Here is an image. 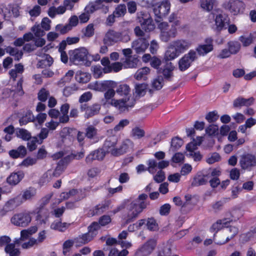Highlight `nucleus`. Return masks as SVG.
<instances>
[{
    "label": "nucleus",
    "instance_id": "nucleus-12",
    "mask_svg": "<svg viewBox=\"0 0 256 256\" xmlns=\"http://www.w3.org/2000/svg\"><path fill=\"white\" fill-rule=\"evenodd\" d=\"M142 28L146 32H150L155 28L153 20L148 14H143L139 20Z\"/></svg>",
    "mask_w": 256,
    "mask_h": 256
},
{
    "label": "nucleus",
    "instance_id": "nucleus-19",
    "mask_svg": "<svg viewBox=\"0 0 256 256\" xmlns=\"http://www.w3.org/2000/svg\"><path fill=\"white\" fill-rule=\"evenodd\" d=\"M120 32H116L114 30H109L106 34L104 38V43L108 45H112L120 42Z\"/></svg>",
    "mask_w": 256,
    "mask_h": 256
},
{
    "label": "nucleus",
    "instance_id": "nucleus-7",
    "mask_svg": "<svg viewBox=\"0 0 256 256\" xmlns=\"http://www.w3.org/2000/svg\"><path fill=\"white\" fill-rule=\"evenodd\" d=\"M226 228L222 231L224 238L223 240H216V244H223L227 242L230 239L232 238L238 232V228L234 226L225 227Z\"/></svg>",
    "mask_w": 256,
    "mask_h": 256
},
{
    "label": "nucleus",
    "instance_id": "nucleus-35",
    "mask_svg": "<svg viewBox=\"0 0 256 256\" xmlns=\"http://www.w3.org/2000/svg\"><path fill=\"white\" fill-rule=\"evenodd\" d=\"M100 108L101 106L98 104H94L90 106H89L86 117V118H89L98 114L100 112Z\"/></svg>",
    "mask_w": 256,
    "mask_h": 256
},
{
    "label": "nucleus",
    "instance_id": "nucleus-56",
    "mask_svg": "<svg viewBox=\"0 0 256 256\" xmlns=\"http://www.w3.org/2000/svg\"><path fill=\"white\" fill-rule=\"evenodd\" d=\"M31 30L34 33L35 36L36 37L42 36L45 34L44 30L42 29V26L39 24L34 25L32 28Z\"/></svg>",
    "mask_w": 256,
    "mask_h": 256
},
{
    "label": "nucleus",
    "instance_id": "nucleus-44",
    "mask_svg": "<svg viewBox=\"0 0 256 256\" xmlns=\"http://www.w3.org/2000/svg\"><path fill=\"white\" fill-rule=\"evenodd\" d=\"M146 226L150 230L155 231L158 230V224L154 218H148L146 220Z\"/></svg>",
    "mask_w": 256,
    "mask_h": 256
},
{
    "label": "nucleus",
    "instance_id": "nucleus-33",
    "mask_svg": "<svg viewBox=\"0 0 256 256\" xmlns=\"http://www.w3.org/2000/svg\"><path fill=\"white\" fill-rule=\"evenodd\" d=\"M90 74L87 72H80L76 73V79L77 82L82 84L88 82L90 79Z\"/></svg>",
    "mask_w": 256,
    "mask_h": 256
},
{
    "label": "nucleus",
    "instance_id": "nucleus-16",
    "mask_svg": "<svg viewBox=\"0 0 256 256\" xmlns=\"http://www.w3.org/2000/svg\"><path fill=\"white\" fill-rule=\"evenodd\" d=\"M148 46L149 42L145 38H138L132 43V48L138 54L144 52Z\"/></svg>",
    "mask_w": 256,
    "mask_h": 256
},
{
    "label": "nucleus",
    "instance_id": "nucleus-59",
    "mask_svg": "<svg viewBox=\"0 0 256 256\" xmlns=\"http://www.w3.org/2000/svg\"><path fill=\"white\" fill-rule=\"evenodd\" d=\"M30 235V234H29L28 231L26 230H22L20 232V238L16 239L14 242L16 244H20L21 241H23L26 240L28 238Z\"/></svg>",
    "mask_w": 256,
    "mask_h": 256
},
{
    "label": "nucleus",
    "instance_id": "nucleus-45",
    "mask_svg": "<svg viewBox=\"0 0 256 256\" xmlns=\"http://www.w3.org/2000/svg\"><path fill=\"white\" fill-rule=\"evenodd\" d=\"M50 96V92L44 88H41L38 94V98L42 102H46Z\"/></svg>",
    "mask_w": 256,
    "mask_h": 256
},
{
    "label": "nucleus",
    "instance_id": "nucleus-41",
    "mask_svg": "<svg viewBox=\"0 0 256 256\" xmlns=\"http://www.w3.org/2000/svg\"><path fill=\"white\" fill-rule=\"evenodd\" d=\"M228 48L232 54H236L240 48V44L237 41H230L228 42Z\"/></svg>",
    "mask_w": 256,
    "mask_h": 256
},
{
    "label": "nucleus",
    "instance_id": "nucleus-47",
    "mask_svg": "<svg viewBox=\"0 0 256 256\" xmlns=\"http://www.w3.org/2000/svg\"><path fill=\"white\" fill-rule=\"evenodd\" d=\"M239 40L242 42L244 46H248L253 42L254 38L252 34H250L248 37L241 36L239 38Z\"/></svg>",
    "mask_w": 256,
    "mask_h": 256
},
{
    "label": "nucleus",
    "instance_id": "nucleus-43",
    "mask_svg": "<svg viewBox=\"0 0 256 256\" xmlns=\"http://www.w3.org/2000/svg\"><path fill=\"white\" fill-rule=\"evenodd\" d=\"M124 67L125 68H136L137 66V60L135 58L132 56H129L126 58L125 61L124 62Z\"/></svg>",
    "mask_w": 256,
    "mask_h": 256
},
{
    "label": "nucleus",
    "instance_id": "nucleus-13",
    "mask_svg": "<svg viewBox=\"0 0 256 256\" xmlns=\"http://www.w3.org/2000/svg\"><path fill=\"white\" fill-rule=\"evenodd\" d=\"M186 155L188 158H193L194 160H201L202 156L198 150V148L196 144L190 142L186 146Z\"/></svg>",
    "mask_w": 256,
    "mask_h": 256
},
{
    "label": "nucleus",
    "instance_id": "nucleus-9",
    "mask_svg": "<svg viewBox=\"0 0 256 256\" xmlns=\"http://www.w3.org/2000/svg\"><path fill=\"white\" fill-rule=\"evenodd\" d=\"M64 152L63 151H60L57 152L52 156V158L53 160H58L60 158H62L64 156ZM84 152H72L70 154L66 156L64 159L61 160H80L82 159L84 157Z\"/></svg>",
    "mask_w": 256,
    "mask_h": 256
},
{
    "label": "nucleus",
    "instance_id": "nucleus-15",
    "mask_svg": "<svg viewBox=\"0 0 256 256\" xmlns=\"http://www.w3.org/2000/svg\"><path fill=\"white\" fill-rule=\"evenodd\" d=\"M68 164V161H58L56 163V166L54 170L52 172L51 170H48L45 174L46 177H48V176H50V178L47 180V181L48 182L50 180L51 175L54 177L59 176L66 168Z\"/></svg>",
    "mask_w": 256,
    "mask_h": 256
},
{
    "label": "nucleus",
    "instance_id": "nucleus-42",
    "mask_svg": "<svg viewBox=\"0 0 256 256\" xmlns=\"http://www.w3.org/2000/svg\"><path fill=\"white\" fill-rule=\"evenodd\" d=\"M171 249L168 245L163 244L158 248V256H170Z\"/></svg>",
    "mask_w": 256,
    "mask_h": 256
},
{
    "label": "nucleus",
    "instance_id": "nucleus-11",
    "mask_svg": "<svg viewBox=\"0 0 256 256\" xmlns=\"http://www.w3.org/2000/svg\"><path fill=\"white\" fill-rule=\"evenodd\" d=\"M228 6L230 11L234 15L243 13L245 9L244 3L240 0H230Z\"/></svg>",
    "mask_w": 256,
    "mask_h": 256
},
{
    "label": "nucleus",
    "instance_id": "nucleus-10",
    "mask_svg": "<svg viewBox=\"0 0 256 256\" xmlns=\"http://www.w3.org/2000/svg\"><path fill=\"white\" fill-rule=\"evenodd\" d=\"M156 241L154 239L148 240L136 252L137 256H148L154 250Z\"/></svg>",
    "mask_w": 256,
    "mask_h": 256
},
{
    "label": "nucleus",
    "instance_id": "nucleus-61",
    "mask_svg": "<svg viewBox=\"0 0 256 256\" xmlns=\"http://www.w3.org/2000/svg\"><path fill=\"white\" fill-rule=\"evenodd\" d=\"M77 90L75 86H66L63 90V94L68 97Z\"/></svg>",
    "mask_w": 256,
    "mask_h": 256
},
{
    "label": "nucleus",
    "instance_id": "nucleus-54",
    "mask_svg": "<svg viewBox=\"0 0 256 256\" xmlns=\"http://www.w3.org/2000/svg\"><path fill=\"white\" fill-rule=\"evenodd\" d=\"M126 12V6L124 5H120L116 8L113 13L117 18H119L124 16Z\"/></svg>",
    "mask_w": 256,
    "mask_h": 256
},
{
    "label": "nucleus",
    "instance_id": "nucleus-38",
    "mask_svg": "<svg viewBox=\"0 0 256 256\" xmlns=\"http://www.w3.org/2000/svg\"><path fill=\"white\" fill-rule=\"evenodd\" d=\"M69 225L70 224L66 222L62 223L60 221H54L52 224L50 228L52 229L62 232L65 230Z\"/></svg>",
    "mask_w": 256,
    "mask_h": 256
},
{
    "label": "nucleus",
    "instance_id": "nucleus-51",
    "mask_svg": "<svg viewBox=\"0 0 256 256\" xmlns=\"http://www.w3.org/2000/svg\"><path fill=\"white\" fill-rule=\"evenodd\" d=\"M130 124V121L127 119H123L120 121V122L117 124L114 128L113 130L115 132H118V131L122 130L124 128Z\"/></svg>",
    "mask_w": 256,
    "mask_h": 256
},
{
    "label": "nucleus",
    "instance_id": "nucleus-22",
    "mask_svg": "<svg viewBox=\"0 0 256 256\" xmlns=\"http://www.w3.org/2000/svg\"><path fill=\"white\" fill-rule=\"evenodd\" d=\"M177 30L175 26H172L170 29L160 32V38L164 42H168L172 38L176 37Z\"/></svg>",
    "mask_w": 256,
    "mask_h": 256
},
{
    "label": "nucleus",
    "instance_id": "nucleus-58",
    "mask_svg": "<svg viewBox=\"0 0 256 256\" xmlns=\"http://www.w3.org/2000/svg\"><path fill=\"white\" fill-rule=\"evenodd\" d=\"M92 94L90 92H86L82 94L80 97L78 102L80 104L88 102L92 98Z\"/></svg>",
    "mask_w": 256,
    "mask_h": 256
},
{
    "label": "nucleus",
    "instance_id": "nucleus-25",
    "mask_svg": "<svg viewBox=\"0 0 256 256\" xmlns=\"http://www.w3.org/2000/svg\"><path fill=\"white\" fill-rule=\"evenodd\" d=\"M168 166V161H160L158 164L156 161H150L148 164V171L151 174L156 172L157 168L159 169L164 168Z\"/></svg>",
    "mask_w": 256,
    "mask_h": 256
},
{
    "label": "nucleus",
    "instance_id": "nucleus-26",
    "mask_svg": "<svg viewBox=\"0 0 256 256\" xmlns=\"http://www.w3.org/2000/svg\"><path fill=\"white\" fill-rule=\"evenodd\" d=\"M26 154V150L24 146H20L16 150H12L9 151V155L12 158H22Z\"/></svg>",
    "mask_w": 256,
    "mask_h": 256
},
{
    "label": "nucleus",
    "instance_id": "nucleus-53",
    "mask_svg": "<svg viewBox=\"0 0 256 256\" xmlns=\"http://www.w3.org/2000/svg\"><path fill=\"white\" fill-rule=\"evenodd\" d=\"M94 238V236L88 232L86 234L80 236L78 238L80 242L86 244L91 241Z\"/></svg>",
    "mask_w": 256,
    "mask_h": 256
},
{
    "label": "nucleus",
    "instance_id": "nucleus-32",
    "mask_svg": "<svg viewBox=\"0 0 256 256\" xmlns=\"http://www.w3.org/2000/svg\"><path fill=\"white\" fill-rule=\"evenodd\" d=\"M129 146L123 142L119 148H112L111 150V154L115 156H121L126 152Z\"/></svg>",
    "mask_w": 256,
    "mask_h": 256
},
{
    "label": "nucleus",
    "instance_id": "nucleus-34",
    "mask_svg": "<svg viewBox=\"0 0 256 256\" xmlns=\"http://www.w3.org/2000/svg\"><path fill=\"white\" fill-rule=\"evenodd\" d=\"M150 69L148 67H144L137 70L134 74V78L136 80H140L142 79L146 80L147 78L146 76L150 73Z\"/></svg>",
    "mask_w": 256,
    "mask_h": 256
},
{
    "label": "nucleus",
    "instance_id": "nucleus-39",
    "mask_svg": "<svg viewBox=\"0 0 256 256\" xmlns=\"http://www.w3.org/2000/svg\"><path fill=\"white\" fill-rule=\"evenodd\" d=\"M16 135L24 140H28L31 138L30 133L24 128H18L16 131Z\"/></svg>",
    "mask_w": 256,
    "mask_h": 256
},
{
    "label": "nucleus",
    "instance_id": "nucleus-8",
    "mask_svg": "<svg viewBox=\"0 0 256 256\" xmlns=\"http://www.w3.org/2000/svg\"><path fill=\"white\" fill-rule=\"evenodd\" d=\"M204 42L205 44H199L196 48V52L200 56L206 55L214 49L213 39L212 38H206L204 40Z\"/></svg>",
    "mask_w": 256,
    "mask_h": 256
},
{
    "label": "nucleus",
    "instance_id": "nucleus-14",
    "mask_svg": "<svg viewBox=\"0 0 256 256\" xmlns=\"http://www.w3.org/2000/svg\"><path fill=\"white\" fill-rule=\"evenodd\" d=\"M52 196V194L50 193L43 197L40 201L39 206L36 208V213L40 217L48 216V212L44 208L45 206L49 202Z\"/></svg>",
    "mask_w": 256,
    "mask_h": 256
},
{
    "label": "nucleus",
    "instance_id": "nucleus-62",
    "mask_svg": "<svg viewBox=\"0 0 256 256\" xmlns=\"http://www.w3.org/2000/svg\"><path fill=\"white\" fill-rule=\"evenodd\" d=\"M57 30L60 31L61 34H65L72 29V28L68 24L63 26L61 24H58L56 26Z\"/></svg>",
    "mask_w": 256,
    "mask_h": 256
},
{
    "label": "nucleus",
    "instance_id": "nucleus-52",
    "mask_svg": "<svg viewBox=\"0 0 256 256\" xmlns=\"http://www.w3.org/2000/svg\"><path fill=\"white\" fill-rule=\"evenodd\" d=\"M76 190L72 189L68 192H62L60 195V200L58 201V203L60 202L62 200L69 198L72 196H74L76 194Z\"/></svg>",
    "mask_w": 256,
    "mask_h": 256
},
{
    "label": "nucleus",
    "instance_id": "nucleus-17",
    "mask_svg": "<svg viewBox=\"0 0 256 256\" xmlns=\"http://www.w3.org/2000/svg\"><path fill=\"white\" fill-rule=\"evenodd\" d=\"M214 22L216 30L218 32H220L224 28L226 24L230 22V18L226 14H220L216 16Z\"/></svg>",
    "mask_w": 256,
    "mask_h": 256
},
{
    "label": "nucleus",
    "instance_id": "nucleus-46",
    "mask_svg": "<svg viewBox=\"0 0 256 256\" xmlns=\"http://www.w3.org/2000/svg\"><path fill=\"white\" fill-rule=\"evenodd\" d=\"M162 64L161 60L156 56H153L150 62V64L152 67L157 70L158 72L160 74L162 70L160 69V66Z\"/></svg>",
    "mask_w": 256,
    "mask_h": 256
},
{
    "label": "nucleus",
    "instance_id": "nucleus-2",
    "mask_svg": "<svg viewBox=\"0 0 256 256\" xmlns=\"http://www.w3.org/2000/svg\"><path fill=\"white\" fill-rule=\"evenodd\" d=\"M191 42L186 40H178L173 41L166 52L164 60H172L184 52L191 46Z\"/></svg>",
    "mask_w": 256,
    "mask_h": 256
},
{
    "label": "nucleus",
    "instance_id": "nucleus-28",
    "mask_svg": "<svg viewBox=\"0 0 256 256\" xmlns=\"http://www.w3.org/2000/svg\"><path fill=\"white\" fill-rule=\"evenodd\" d=\"M24 176V174L22 172H14L7 178V182L10 184L15 186L20 182Z\"/></svg>",
    "mask_w": 256,
    "mask_h": 256
},
{
    "label": "nucleus",
    "instance_id": "nucleus-49",
    "mask_svg": "<svg viewBox=\"0 0 256 256\" xmlns=\"http://www.w3.org/2000/svg\"><path fill=\"white\" fill-rule=\"evenodd\" d=\"M201 8L207 11L210 12L213 8V2L212 0H200Z\"/></svg>",
    "mask_w": 256,
    "mask_h": 256
},
{
    "label": "nucleus",
    "instance_id": "nucleus-21",
    "mask_svg": "<svg viewBox=\"0 0 256 256\" xmlns=\"http://www.w3.org/2000/svg\"><path fill=\"white\" fill-rule=\"evenodd\" d=\"M210 178V176L208 174L199 172L194 178L192 185L194 186H198L206 184Z\"/></svg>",
    "mask_w": 256,
    "mask_h": 256
},
{
    "label": "nucleus",
    "instance_id": "nucleus-1",
    "mask_svg": "<svg viewBox=\"0 0 256 256\" xmlns=\"http://www.w3.org/2000/svg\"><path fill=\"white\" fill-rule=\"evenodd\" d=\"M116 92L118 95L124 98L120 100L112 99L111 104L121 112L128 111L130 108L134 106L136 100L130 94V88L126 84H120Z\"/></svg>",
    "mask_w": 256,
    "mask_h": 256
},
{
    "label": "nucleus",
    "instance_id": "nucleus-57",
    "mask_svg": "<svg viewBox=\"0 0 256 256\" xmlns=\"http://www.w3.org/2000/svg\"><path fill=\"white\" fill-rule=\"evenodd\" d=\"M128 253L126 250L119 252L117 249L114 248L110 250L108 256H126Z\"/></svg>",
    "mask_w": 256,
    "mask_h": 256
},
{
    "label": "nucleus",
    "instance_id": "nucleus-50",
    "mask_svg": "<svg viewBox=\"0 0 256 256\" xmlns=\"http://www.w3.org/2000/svg\"><path fill=\"white\" fill-rule=\"evenodd\" d=\"M100 228V226L98 222H94L88 227V232L94 237Z\"/></svg>",
    "mask_w": 256,
    "mask_h": 256
},
{
    "label": "nucleus",
    "instance_id": "nucleus-48",
    "mask_svg": "<svg viewBox=\"0 0 256 256\" xmlns=\"http://www.w3.org/2000/svg\"><path fill=\"white\" fill-rule=\"evenodd\" d=\"M82 32L86 37L90 38L92 36L94 33V24H88L84 30H82Z\"/></svg>",
    "mask_w": 256,
    "mask_h": 256
},
{
    "label": "nucleus",
    "instance_id": "nucleus-31",
    "mask_svg": "<svg viewBox=\"0 0 256 256\" xmlns=\"http://www.w3.org/2000/svg\"><path fill=\"white\" fill-rule=\"evenodd\" d=\"M15 243H11L6 246L4 248L5 252L8 254L10 256H19L20 250L15 246Z\"/></svg>",
    "mask_w": 256,
    "mask_h": 256
},
{
    "label": "nucleus",
    "instance_id": "nucleus-30",
    "mask_svg": "<svg viewBox=\"0 0 256 256\" xmlns=\"http://www.w3.org/2000/svg\"><path fill=\"white\" fill-rule=\"evenodd\" d=\"M183 143V140L178 136L172 138L169 150L173 152H175L182 146Z\"/></svg>",
    "mask_w": 256,
    "mask_h": 256
},
{
    "label": "nucleus",
    "instance_id": "nucleus-29",
    "mask_svg": "<svg viewBox=\"0 0 256 256\" xmlns=\"http://www.w3.org/2000/svg\"><path fill=\"white\" fill-rule=\"evenodd\" d=\"M230 222V221L227 218L219 220L212 225L210 230L212 231L216 232V233L218 230L227 226V225Z\"/></svg>",
    "mask_w": 256,
    "mask_h": 256
},
{
    "label": "nucleus",
    "instance_id": "nucleus-36",
    "mask_svg": "<svg viewBox=\"0 0 256 256\" xmlns=\"http://www.w3.org/2000/svg\"><path fill=\"white\" fill-rule=\"evenodd\" d=\"M98 134V130L94 126H88L85 130V136L88 139L94 138Z\"/></svg>",
    "mask_w": 256,
    "mask_h": 256
},
{
    "label": "nucleus",
    "instance_id": "nucleus-63",
    "mask_svg": "<svg viewBox=\"0 0 256 256\" xmlns=\"http://www.w3.org/2000/svg\"><path fill=\"white\" fill-rule=\"evenodd\" d=\"M112 221V219L109 216L104 215L99 218L98 224L100 226H105L110 224Z\"/></svg>",
    "mask_w": 256,
    "mask_h": 256
},
{
    "label": "nucleus",
    "instance_id": "nucleus-4",
    "mask_svg": "<svg viewBox=\"0 0 256 256\" xmlns=\"http://www.w3.org/2000/svg\"><path fill=\"white\" fill-rule=\"evenodd\" d=\"M31 214L30 212L28 211L16 213L10 218V222L16 226L26 227L32 221Z\"/></svg>",
    "mask_w": 256,
    "mask_h": 256
},
{
    "label": "nucleus",
    "instance_id": "nucleus-3",
    "mask_svg": "<svg viewBox=\"0 0 256 256\" xmlns=\"http://www.w3.org/2000/svg\"><path fill=\"white\" fill-rule=\"evenodd\" d=\"M70 60L75 65H84L89 66L91 64L90 54L87 49L80 48L68 52Z\"/></svg>",
    "mask_w": 256,
    "mask_h": 256
},
{
    "label": "nucleus",
    "instance_id": "nucleus-40",
    "mask_svg": "<svg viewBox=\"0 0 256 256\" xmlns=\"http://www.w3.org/2000/svg\"><path fill=\"white\" fill-rule=\"evenodd\" d=\"M74 74V72L72 70H68L58 82V84L60 86H64L66 82H70L71 78Z\"/></svg>",
    "mask_w": 256,
    "mask_h": 256
},
{
    "label": "nucleus",
    "instance_id": "nucleus-6",
    "mask_svg": "<svg viewBox=\"0 0 256 256\" xmlns=\"http://www.w3.org/2000/svg\"><path fill=\"white\" fill-rule=\"evenodd\" d=\"M198 58L196 52L193 50H190L188 54H185L178 61L179 70L184 72L188 68L192 62Z\"/></svg>",
    "mask_w": 256,
    "mask_h": 256
},
{
    "label": "nucleus",
    "instance_id": "nucleus-24",
    "mask_svg": "<svg viewBox=\"0 0 256 256\" xmlns=\"http://www.w3.org/2000/svg\"><path fill=\"white\" fill-rule=\"evenodd\" d=\"M23 203L20 196H18L8 200L4 204V208L8 210H12Z\"/></svg>",
    "mask_w": 256,
    "mask_h": 256
},
{
    "label": "nucleus",
    "instance_id": "nucleus-20",
    "mask_svg": "<svg viewBox=\"0 0 256 256\" xmlns=\"http://www.w3.org/2000/svg\"><path fill=\"white\" fill-rule=\"evenodd\" d=\"M128 215L126 222H130L134 219L136 218L138 215L142 212L137 206V203L134 202H131L128 206Z\"/></svg>",
    "mask_w": 256,
    "mask_h": 256
},
{
    "label": "nucleus",
    "instance_id": "nucleus-55",
    "mask_svg": "<svg viewBox=\"0 0 256 256\" xmlns=\"http://www.w3.org/2000/svg\"><path fill=\"white\" fill-rule=\"evenodd\" d=\"M132 134L137 138H140L144 136L145 132L144 130L136 126L132 129Z\"/></svg>",
    "mask_w": 256,
    "mask_h": 256
},
{
    "label": "nucleus",
    "instance_id": "nucleus-27",
    "mask_svg": "<svg viewBox=\"0 0 256 256\" xmlns=\"http://www.w3.org/2000/svg\"><path fill=\"white\" fill-rule=\"evenodd\" d=\"M106 154L103 149L99 148L92 152L86 156V160H103Z\"/></svg>",
    "mask_w": 256,
    "mask_h": 256
},
{
    "label": "nucleus",
    "instance_id": "nucleus-5",
    "mask_svg": "<svg viewBox=\"0 0 256 256\" xmlns=\"http://www.w3.org/2000/svg\"><path fill=\"white\" fill-rule=\"evenodd\" d=\"M170 8V4L168 0H163L158 5L154 6L153 12L156 23L163 20L164 18L169 13Z\"/></svg>",
    "mask_w": 256,
    "mask_h": 256
},
{
    "label": "nucleus",
    "instance_id": "nucleus-18",
    "mask_svg": "<svg viewBox=\"0 0 256 256\" xmlns=\"http://www.w3.org/2000/svg\"><path fill=\"white\" fill-rule=\"evenodd\" d=\"M165 60L166 64L164 66L163 68H160L162 70L160 74L162 73V74L165 80L170 81L171 78L173 76L172 71L174 68V66L172 63L170 62V60Z\"/></svg>",
    "mask_w": 256,
    "mask_h": 256
},
{
    "label": "nucleus",
    "instance_id": "nucleus-37",
    "mask_svg": "<svg viewBox=\"0 0 256 256\" xmlns=\"http://www.w3.org/2000/svg\"><path fill=\"white\" fill-rule=\"evenodd\" d=\"M36 190L32 188L26 190L23 192L22 200L24 201L31 200L36 195Z\"/></svg>",
    "mask_w": 256,
    "mask_h": 256
},
{
    "label": "nucleus",
    "instance_id": "nucleus-64",
    "mask_svg": "<svg viewBox=\"0 0 256 256\" xmlns=\"http://www.w3.org/2000/svg\"><path fill=\"white\" fill-rule=\"evenodd\" d=\"M122 68V64L120 62H115L112 64L110 66H109L108 68L110 69L108 72H110L112 70L115 72H117L120 71Z\"/></svg>",
    "mask_w": 256,
    "mask_h": 256
},
{
    "label": "nucleus",
    "instance_id": "nucleus-60",
    "mask_svg": "<svg viewBox=\"0 0 256 256\" xmlns=\"http://www.w3.org/2000/svg\"><path fill=\"white\" fill-rule=\"evenodd\" d=\"M218 116L215 111L209 112L206 116V119L208 122H213L218 119Z\"/></svg>",
    "mask_w": 256,
    "mask_h": 256
},
{
    "label": "nucleus",
    "instance_id": "nucleus-23",
    "mask_svg": "<svg viewBox=\"0 0 256 256\" xmlns=\"http://www.w3.org/2000/svg\"><path fill=\"white\" fill-rule=\"evenodd\" d=\"M19 119V123L20 126L26 125L30 122H34L35 118L32 114V112L28 110H24L20 114Z\"/></svg>",
    "mask_w": 256,
    "mask_h": 256
}]
</instances>
